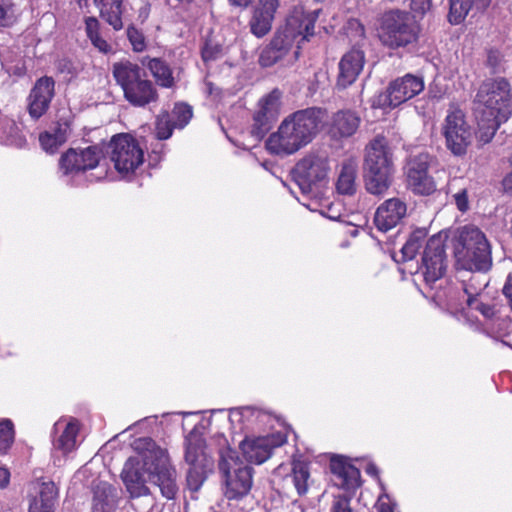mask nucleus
<instances>
[{"instance_id":"21","label":"nucleus","mask_w":512,"mask_h":512,"mask_svg":"<svg viewBox=\"0 0 512 512\" xmlns=\"http://www.w3.org/2000/svg\"><path fill=\"white\" fill-rule=\"evenodd\" d=\"M332 482L346 491L355 490L360 485V471L348 463L344 457H333L330 461Z\"/></svg>"},{"instance_id":"53","label":"nucleus","mask_w":512,"mask_h":512,"mask_svg":"<svg viewBox=\"0 0 512 512\" xmlns=\"http://www.w3.org/2000/svg\"><path fill=\"white\" fill-rule=\"evenodd\" d=\"M503 294L507 298L508 305L512 311V274H509L503 287Z\"/></svg>"},{"instance_id":"9","label":"nucleus","mask_w":512,"mask_h":512,"mask_svg":"<svg viewBox=\"0 0 512 512\" xmlns=\"http://www.w3.org/2000/svg\"><path fill=\"white\" fill-rule=\"evenodd\" d=\"M441 133L445 139L446 148L457 157H462L467 153L474 135L465 113L457 107L448 109L442 123Z\"/></svg>"},{"instance_id":"43","label":"nucleus","mask_w":512,"mask_h":512,"mask_svg":"<svg viewBox=\"0 0 512 512\" xmlns=\"http://www.w3.org/2000/svg\"><path fill=\"white\" fill-rule=\"evenodd\" d=\"M127 37L133 47V50L136 52H141L145 49V38L141 32H139L134 27H129L127 29Z\"/></svg>"},{"instance_id":"34","label":"nucleus","mask_w":512,"mask_h":512,"mask_svg":"<svg viewBox=\"0 0 512 512\" xmlns=\"http://www.w3.org/2000/svg\"><path fill=\"white\" fill-rule=\"evenodd\" d=\"M105 499H100V490L94 491L92 512H110L114 503V489L109 484H104L101 490Z\"/></svg>"},{"instance_id":"7","label":"nucleus","mask_w":512,"mask_h":512,"mask_svg":"<svg viewBox=\"0 0 512 512\" xmlns=\"http://www.w3.org/2000/svg\"><path fill=\"white\" fill-rule=\"evenodd\" d=\"M219 470L228 499L238 500L248 495L253 485V468L244 464L236 451L229 447L221 450Z\"/></svg>"},{"instance_id":"57","label":"nucleus","mask_w":512,"mask_h":512,"mask_svg":"<svg viewBox=\"0 0 512 512\" xmlns=\"http://www.w3.org/2000/svg\"><path fill=\"white\" fill-rule=\"evenodd\" d=\"M250 413H252V409H250V408L235 409L232 411L231 417H236V416L240 417L243 414H250Z\"/></svg>"},{"instance_id":"39","label":"nucleus","mask_w":512,"mask_h":512,"mask_svg":"<svg viewBox=\"0 0 512 512\" xmlns=\"http://www.w3.org/2000/svg\"><path fill=\"white\" fill-rule=\"evenodd\" d=\"M486 286L487 282L485 279L481 282L476 281L475 277H471L469 283L465 284L464 292L467 295V305L469 307H474V304L477 303V300H479L478 297Z\"/></svg>"},{"instance_id":"50","label":"nucleus","mask_w":512,"mask_h":512,"mask_svg":"<svg viewBox=\"0 0 512 512\" xmlns=\"http://www.w3.org/2000/svg\"><path fill=\"white\" fill-rule=\"evenodd\" d=\"M85 26H86V33L89 39L99 35V22L94 17H88L85 20Z\"/></svg>"},{"instance_id":"2","label":"nucleus","mask_w":512,"mask_h":512,"mask_svg":"<svg viewBox=\"0 0 512 512\" xmlns=\"http://www.w3.org/2000/svg\"><path fill=\"white\" fill-rule=\"evenodd\" d=\"M477 121L476 136L483 144L489 143L502 123L512 117V88L503 77L483 81L474 98Z\"/></svg>"},{"instance_id":"23","label":"nucleus","mask_w":512,"mask_h":512,"mask_svg":"<svg viewBox=\"0 0 512 512\" xmlns=\"http://www.w3.org/2000/svg\"><path fill=\"white\" fill-rule=\"evenodd\" d=\"M278 5L277 0H259L249 22L253 35L262 38L270 32Z\"/></svg>"},{"instance_id":"42","label":"nucleus","mask_w":512,"mask_h":512,"mask_svg":"<svg viewBox=\"0 0 512 512\" xmlns=\"http://www.w3.org/2000/svg\"><path fill=\"white\" fill-rule=\"evenodd\" d=\"M329 512H355L351 507V499L345 495H336L330 505Z\"/></svg>"},{"instance_id":"10","label":"nucleus","mask_w":512,"mask_h":512,"mask_svg":"<svg viewBox=\"0 0 512 512\" xmlns=\"http://www.w3.org/2000/svg\"><path fill=\"white\" fill-rule=\"evenodd\" d=\"M109 148L110 159L116 171L123 176L133 174L144 162L142 148L129 134L114 135Z\"/></svg>"},{"instance_id":"24","label":"nucleus","mask_w":512,"mask_h":512,"mask_svg":"<svg viewBox=\"0 0 512 512\" xmlns=\"http://www.w3.org/2000/svg\"><path fill=\"white\" fill-rule=\"evenodd\" d=\"M310 486V472L306 462L293 461L291 473L282 480V489L287 496H292L293 492L297 496H303L307 493Z\"/></svg>"},{"instance_id":"32","label":"nucleus","mask_w":512,"mask_h":512,"mask_svg":"<svg viewBox=\"0 0 512 512\" xmlns=\"http://www.w3.org/2000/svg\"><path fill=\"white\" fill-rule=\"evenodd\" d=\"M94 2L99 8L100 16L108 24H110L115 30L122 28V0H94Z\"/></svg>"},{"instance_id":"22","label":"nucleus","mask_w":512,"mask_h":512,"mask_svg":"<svg viewBox=\"0 0 512 512\" xmlns=\"http://www.w3.org/2000/svg\"><path fill=\"white\" fill-rule=\"evenodd\" d=\"M364 63V52L359 49H352L344 54L339 62L337 86L346 88L353 84L361 73Z\"/></svg>"},{"instance_id":"44","label":"nucleus","mask_w":512,"mask_h":512,"mask_svg":"<svg viewBox=\"0 0 512 512\" xmlns=\"http://www.w3.org/2000/svg\"><path fill=\"white\" fill-rule=\"evenodd\" d=\"M39 141L41 144V147L48 153H55L58 148L60 147V144H58V141L56 140L55 136L51 132H44L40 134Z\"/></svg>"},{"instance_id":"3","label":"nucleus","mask_w":512,"mask_h":512,"mask_svg":"<svg viewBox=\"0 0 512 512\" xmlns=\"http://www.w3.org/2000/svg\"><path fill=\"white\" fill-rule=\"evenodd\" d=\"M327 111L320 107L298 110L286 117L266 141L267 150L276 155H290L308 145L323 129Z\"/></svg>"},{"instance_id":"11","label":"nucleus","mask_w":512,"mask_h":512,"mask_svg":"<svg viewBox=\"0 0 512 512\" xmlns=\"http://www.w3.org/2000/svg\"><path fill=\"white\" fill-rule=\"evenodd\" d=\"M423 89L424 81L421 77L406 74L405 76L392 81L386 92L375 96L372 101V107H396L418 95L423 91Z\"/></svg>"},{"instance_id":"33","label":"nucleus","mask_w":512,"mask_h":512,"mask_svg":"<svg viewBox=\"0 0 512 512\" xmlns=\"http://www.w3.org/2000/svg\"><path fill=\"white\" fill-rule=\"evenodd\" d=\"M0 140L6 145L19 148L26 142L18 126L13 121H7L0 126Z\"/></svg>"},{"instance_id":"26","label":"nucleus","mask_w":512,"mask_h":512,"mask_svg":"<svg viewBox=\"0 0 512 512\" xmlns=\"http://www.w3.org/2000/svg\"><path fill=\"white\" fill-rule=\"evenodd\" d=\"M358 162L354 157H348L341 162L336 190L342 195H353L357 191Z\"/></svg>"},{"instance_id":"58","label":"nucleus","mask_w":512,"mask_h":512,"mask_svg":"<svg viewBox=\"0 0 512 512\" xmlns=\"http://www.w3.org/2000/svg\"><path fill=\"white\" fill-rule=\"evenodd\" d=\"M252 0H229L230 4L237 7H247Z\"/></svg>"},{"instance_id":"17","label":"nucleus","mask_w":512,"mask_h":512,"mask_svg":"<svg viewBox=\"0 0 512 512\" xmlns=\"http://www.w3.org/2000/svg\"><path fill=\"white\" fill-rule=\"evenodd\" d=\"M284 442L285 439L281 435L246 438L241 442L240 449L248 462L262 464L270 458L273 449Z\"/></svg>"},{"instance_id":"59","label":"nucleus","mask_w":512,"mask_h":512,"mask_svg":"<svg viewBox=\"0 0 512 512\" xmlns=\"http://www.w3.org/2000/svg\"><path fill=\"white\" fill-rule=\"evenodd\" d=\"M378 512H394V511L389 504L380 502L378 505Z\"/></svg>"},{"instance_id":"19","label":"nucleus","mask_w":512,"mask_h":512,"mask_svg":"<svg viewBox=\"0 0 512 512\" xmlns=\"http://www.w3.org/2000/svg\"><path fill=\"white\" fill-rule=\"evenodd\" d=\"M364 169L393 171V152L384 136H376L366 146Z\"/></svg>"},{"instance_id":"1","label":"nucleus","mask_w":512,"mask_h":512,"mask_svg":"<svg viewBox=\"0 0 512 512\" xmlns=\"http://www.w3.org/2000/svg\"><path fill=\"white\" fill-rule=\"evenodd\" d=\"M133 448L137 456L128 458L121 472V479L131 497L148 495L147 482H150L159 488L163 497L174 499L179 490L177 473L166 450L147 437L135 440Z\"/></svg>"},{"instance_id":"29","label":"nucleus","mask_w":512,"mask_h":512,"mask_svg":"<svg viewBox=\"0 0 512 512\" xmlns=\"http://www.w3.org/2000/svg\"><path fill=\"white\" fill-rule=\"evenodd\" d=\"M393 171L364 169L365 189L372 195H383L392 183Z\"/></svg>"},{"instance_id":"45","label":"nucleus","mask_w":512,"mask_h":512,"mask_svg":"<svg viewBox=\"0 0 512 512\" xmlns=\"http://www.w3.org/2000/svg\"><path fill=\"white\" fill-rule=\"evenodd\" d=\"M221 55V48L218 45L206 43L202 49V59L204 62L214 61Z\"/></svg>"},{"instance_id":"56","label":"nucleus","mask_w":512,"mask_h":512,"mask_svg":"<svg viewBox=\"0 0 512 512\" xmlns=\"http://www.w3.org/2000/svg\"><path fill=\"white\" fill-rule=\"evenodd\" d=\"M502 185L505 192L512 195V171L504 177Z\"/></svg>"},{"instance_id":"15","label":"nucleus","mask_w":512,"mask_h":512,"mask_svg":"<svg viewBox=\"0 0 512 512\" xmlns=\"http://www.w3.org/2000/svg\"><path fill=\"white\" fill-rule=\"evenodd\" d=\"M422 270L427 284L440 279L446 270L444 240L441 235H433L426 243L422 257Z\"/></svg>"},{"instance_id":"12","label":"nucleus","mask_w":512,"mask_h":512,"mask_svg":"<svg viewBox=\"0 0 512 512\" xmlns=\"http://www.w3.org/2000/svg\"><path fill=\"white\" fill-rule=\"evenodd\" d=\"M431 155L424 151L412 153L406 163L405 173L408 187L417 194L430 195L436 189L433 178L428 174Z\"/></svg>"},{"instance_id":"14","label":"nucleus","mask_w":512,"mask_h":512,"mask_svg":"<svg viewBox=\"0 0 512 512\" xmlns=\"http://www.w3.org/2000/svg\"><path fill=\"white\" fill-rule=\"evenodd\" d=\"M329 170L325 157L309 155L299 161L295 167V180L304 194H309L318 183L324 181Z\"/></svg>"},{"instance_id":"28","label":"nucleus","mask_w":512,"mask_h":512,"mask_svg":"<svg viewBox=\"0 0 512 512\" xmlns=\"http://www.w3.org/2000/svg\"><path fill=\"white\" fill-rule=\"evenodd\" d=\"M360 124V117L353 111L342 110L333 115L331 132L335 136L350 137Z\"/></svg>"},{"instance_id":"25","label":"nucleus","mask_w":512,"mask_h":512,"mask_svg":"<svg viewBox=\"0 0 512 512\" xmlns=\"http://www.w3.org/2000/svg\"><path fill=\"white\" fill-rule=\"evenodd\" d=\"M146 67L150 71L155 83L166 89H173L179 81V72L162 58H149Z\"/></svg>"},{"instance_id":"61","label":"nucleus","mask_w":512,"mask_h":512,"mask_svg":"<svg viewBox=\"0 0 512 512\" xmlns=\"http://www.w3.org/2000/svg\"><path fill=\"white\" fill-rule=\"evenodd\" d=\"M104 484L105 483H100L99 485L96 486L95 490H102ZM100 499H105V496L102 494V491H100Z\"/></svg>"},{"instance_id":"47","label":"nucleus","mask_w":512,"mask_h":512,"mask_svg":"<svg viewBox=\"0 0 512 512\" xmlns=\"http://www.w3.org/2000/svg\"><path fill=\"white\" fill-rule=\"evenodd\" d=\"M453 198H454V201H455V204H456L457 208L460 211L465 212V211L468 210V208H469V201H468V193H467V189L466 188H462L458 192H456L453 195Z\"/></svg>"},{"instance_id":"13","label":"nucleus","mask_w":512,"mask_h":512,"mask_svg":"<svg viewBox=\"0 0 512 512\" xmlns=\"http://www.w3.org/2000/svg\"><path fill=\"white\" fill-rule=\"evenodd\" d=\"M102 156V150L98 146H88L84 149L70 148L60 157L59 169L66 176L84 173L96 168Z\"/></svg>"},{"instance_id":"37","label":"nucleus","mask_w":512,"mask_h":512,"mask_svg":"<svg viewBox=\"0 0 512 512\" xmlns=\"http://www.w3.org/2000/svg\"><path fill=\"white\" fill-rule=\"evenodd\" d=\"M212 466H200V465H190V468L187 472V486L193 491L197 492L203 482L206 479V472L210 470Z\"/></svg>"},{"instance_id":"6","label":"nucleus","mask_w":512,"mask_h":512,"mask_svg":"<svg viewBox=\"0 0 512 512\" xmlns=\"http://www.w3.org/2000/svg\"><path fill=\"white\" fill-rule=\"evenodd\" d=\"M455 257L461 269L487 271L491 267L492 257L485 234L473 225L462 227L458 233Z\"/></svg>"},{"instance_id":"52","label":"nucleus","mask_w":512,"mask_h":512,"mask_svg":"<svg viewBox=\"0 0 512 512\" xmlns=\"http://www.w3.org/2000/svg\"><path fill=\"white\" fill-rule=\"evenodd\" d=\"M92 44L103 53H107L111 50L110 45L105 41L103 38H101L99 35L93 37L90 39Z\"/></svg>"},{"instance_id":"18","label":"nucleus","mask_w":512,"mask_h":512,"mask_svg":"<svg viewBox=\"0 0 512 512\" xmlns=\"http://www.w3.org/2000/svg\"><path fill=\"white\" fill-rule=\"evenodd\" d=\"M280 96L278 90H273L260 100V109L254 115V124L251 129V134L255 139H262L270 130L271 124L278 114Z\"/></svg>"},{"instance_id":"54","label":"nucleus","mask_w":512,"mask_h":512,"mask_svg":"<svg viewBox=\"0 0 512 512\" xmlns=\"http://www.w3.org/2000/svg\"><path fill=\"white\" fill-rule=\"evenodd\" d=\"M348 24H349V27H351L352 29H355V31L359 37L364 36V27L358 20L352 19L348 22Z\"/></svg>"},{"instance_id":"62","label":"nucleus","mask_w":512,"mask_h":512,"mask_svg":"<svg viewBox=\"0 0 512 512\" xmlns=\"http://www.w3.org/2000/svg\"><path fill=\"white\" fill-rule=\"evenodd\" d=\"M207 87L209 89V93H212L213 92L212 84L211 83H207Z\"/></svg>"},{"instance_id":"16","label":"nucleus","mask_w":512,"mask_h":512,"mask_svg":"<svg viewBox=\"0 0 512 512\" xmlns=\"http://www.w3.org/2000/svg\"><path fill=\"white\" fill-rule=\"evenodd\" d=\"M55 96V81L52 77L43 76L36 80L27 97L29 116L38 120L47 113Z\"/></svg>"},{"instance_id":"4","label":"nucleus","mask_w":512,"mask_h":512,"mask_svg":"<svg viewBox=\"0 0 512 512\" xmlns=\"http://www.w3.org/2000/svg\"><path fill=\"white\" fill-rule=\"evenodd\" d=\"M319 10L309 13L296 11L287 19V24L282 32L275 34L270 43L261 51L259 64L262 67H271L283 59L292 47L293 40L297 36L301 41H309L314 36L315 22L318 18Z\"/></svg>"},{"instance_id":"5","label":"nucleus","mask_w":512,"mask_h":512,"mask_svg":"<svg viewBox=\"0 0 512 512\" xmlns=\"http://www.w3.org/2000/svg\"><path fill=\"white\" fill-rule=\"evenodd\" d=\"M112 74L123 91L124 99L134 107H146L159 99L155 84L147 78L145 71L130 61L113 64Z\"/></svg>"},{"instance_id":"31","label":"nucleus","mask_w":512,"mask_h":512,"mask_svg":"<svg viewBox=\"0 0 512 512\" xmlns=\"http://www.w3.org/2000/svg\"><path fill=\"white\" fill-rule=\"evenodd\" d=\"M57 497V488L54 483H42L39 498H34L30 503L29 512H53Z\"/></svg>"},{"instance_id":"35","label":"nucleus","mask_w":512,"mask_h":512,"mask_svg":"<svg viewBox=\"0 0 512 512\" xmlns=\"http://www.w3.org/2000/svg\"><path fill=\"white\" fill-rule=\"evenodd\" d=\"M19 14V5L14 0H0V26L12 25Z\"/></svg>"},{"instance_id":"41","label":"nucleus","mask_w":512,"mask_h":512,"mask_svg":"<svg viewBox=\"0 0 512 512\" xmlns=\"http://www.w3.org/2000/svg\"><path fill=\"white\" fill-rule=\"evenodd\" d=\"M175 126L169 120L168 114L161 115L156 121V135L160 140H166L172 135V131Z\"/></svg>"},{"instance_id":"40","label":"nucleus","mask_w":512,"mask_h":512,"mask_svg":"<svg viewBox=\"0 0 512 512\" xmlns=\"http://www.w3.org/2000/svg\"><path fill=\"white\" fill-rule=\"evenodd\" d=\"M173 126L183 128L192 118V108L187 104H176L172 111Z\"/></svg>"},{"instance_id":"36","label":"nucleus","mask_w":512,"mask_h":512,"mask_svg":"<svg viewBox=\"0 0 512 512\" xmlns=\"http://www.w3.org/2000/svg\"><path fill=\"white\" fill-rule=\"evenodd\" d=\"M425 236L426 234L423 230H417L411 234L401 249L404 260H411L415 257L418 250L422 247Z\"/></svg>"},{"instance_id":"38","label":"nucleus","mask_w":512,"mask_h":512,"mask_svg":"<svg viewBox=\"0 0 512 512\" xmlns=\"http://www.w3.org/2000/svg\"><path fill=\"white\" fill-rule=\"evenodd\" d=\"M14 441L13 423L9 419L0 422V454H4Z\"/></svg>"},{"instance_id":"60","label":"nucleus","mask_w":512,"mask_h":512,"mask_svg":"<svg viewBox=\"0 0 512 512\" xmlns=\"http://www.w3.org/2000/svg\"><path fill=\"white\" fill-rule=\"evenodd\" d=\"M367 473L371 474V475H376L377 474V468L375 465H369L366 469Z\"/></svg>"},{"instance_id":"46","label":"nucleus","mask_w":512,"mask_h":512,"mask_svg":"<svg viewBox=\"0 0 512 512\" xmlns=\"http://www.w3.org/2000/svg\"><path fill=\"white\" fill-rule=\"evenodd\" d=\"M69 130L70 129H69L68 123L64 122V123H57V125L51 132L55 136V138L58 141V144H60V146L66 142L67 137L69 135Z\"/></svg>"},{"instance_id":"51","label":"nucleus","mask_w":512,"mask_h":512,"mask_svg":"<svg viewBox=\"0 0 512 512\" xmlns=\"http://www.w3.org/2000/svg\"><path fill=\"white\" fill-rule=\"evenodd\" d=\"M471 309H475L486 318H490L494 315V308L490 305L482 303L480 300H477V303L474 304V307H470Z\"/></svg>"},{"instance_id":"8","label":"nucleus","mask_w":512,"mask_h":512,"mask_svg":"<svg viewBox=\"0 0 512 512\" xmlns=\"http://www.w3.org/2000/svg\"><path fill=\"white\" fill-rule=\"evenodd\" d=\"M418 26L408 12L391 10L383 14L379 28V38L388 48L405 47L418 38Z\"/></svg>"},{"instance_id":"48","label":"nucleus","mask_w":512,"mask_h":512,"mask_svg":"<svg viewBox=\"0 0 512 512\" xmlns=\"http://www.w3.org/2000/svg\"><path fill=\"white\" fill-rule=\"evenodd\" d=\"M502 56L497 50H490L487 54V66L492 69L493 72H497L500 68Z\"/></svg>"},{"instance_id":"49","label":"nucleus","mask_w":512,"mask_h":512,"mask_svg":"<svg viewBox=\"0 0 512 512\" xmlns=\"http://www.w3.org/2000/svg\"><path fill=\"white\" fill-rule=\"evenodd\" d=\"M431 7V0H411L410 8L416 14H424Z\"/></svg>"},{"instance_id":"55","label":"nucleus","mask_w":512,"mask_h":512,"mask_svg":"<svg viewBox=\"0 0 512 512\" xmlns=\"http://www.w3.org/2000/svg\"><path fill=\"white\" fill-rule=\"evenodd\" d=\"M10 479V473L7 469L0 467V488H4L8 485Z\"/></svg>"},{"instance_id":"20","label":"nucleus","mask_w":512,"mask_h":512,"mask_svg":"<svg viewBox=\"0 0 512 512\" xmlns=\"http://www.w3.org/2000/svg\"><path fill=\"white\" fill-rule=\"evenodd\" d=\"M407 214V205L400 198L384 201L374 215V224L381 232H388L402 223Z\"/></svg>"},{"instance_id":"27","label":"nucleus","mask_w":512,"mask_h":512,"mask_svg":"<svg viewBox=\"0 0 512 512\" xmlns=\"http://www.w3.org/2000/svg\"><path fill=\"white\" fill-rule=\"evenodd\" d=\"M205 440L191 432L186 437L185 460L189 465L212 466V461L205 451Z\"/></svg>"},{"instance_id":"30","label":"nucleus","mask_w":512,"mask_h":512,"mask_svg":"<svg viewBox=\"0 0 512 512\" xmlns=\"http://www.w3.org/2000/svg\"><path fill=\"white\" fill-rule=\"evenodd\" d=\"M56 431L62 430L61 435L54 441V447L63 453L71 452L76 446V437L79 431L77 420L73 419L67 423L58 421L54 425Z\"/></svg>"}]
</instances>
